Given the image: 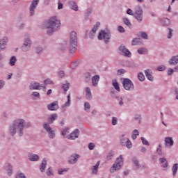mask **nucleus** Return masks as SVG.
I'll list each match as a JSON object with an SVG mask.
<instances>
[{
  "mask_svg": "<svg viewBox=\"0 0 178 178\" xmlns=\"http://www.w3.org/2000/svg\"><path fill=\"white\" fill-rule=\"evenodd\" d=\"M31 127V122L26 123V120L17 118L12 122L8 126V133L11 137H15L17 134L18 137L24 136V128Z\"/></svg>",
  "mask_w": 178,
  "mask_h": 178,
  "instance_id": "f257e3e1",
  "label": "nucleus"
},
{
  "mask_svg": "<svg viewBox=\"0 0 178 178\" xmlns=\"http://www.w3.org/2000/svg\"><path fill=\"white\" fill-rule=\"evenodd\" d=\"M45 28L47 29L48 35H52L53 33L60 29V21L56 17H51L45 23Z\"/></svg>",
  "mask_w": 178,
  "mask_h": 178,
  "instance_id": "f03ea898",
  "label": "nucleus"
},
{
  "mask_svg": "<svg viewBox=\"0 0 178 178\" xmlns=\"http://www.w3.org/2000/svg\"><path fill=\"white\" fill-rule=\"evenodd\" d=\"M69 49L70 54H74L77 49V33L75 31L70 34Z\"/></svg>",
  "mask_w": 178,
  "mask_h": 178,
  "instance_id": "7ed1b4c3",
  "label": "nucleus"
},
{
  "mask_svg": "<svg viewBox=\"0 0 178 178\" xmlns=\"http://www.w3.org/2000/svg\"><path fill=\"white\" fill-rule=\"evenodd\" d=\"M32 44H33V42L31 41V38H30V35L29 33H26L25 35L24 43L21 47L22 52H29V51L31 49Z\"/></svg>",
  "mask_w": 178,
  "mask_h": 178,
  "instance_id": "20e7f679",
  "label": "nucleus"
},
{
  "mask_svg": "<svg viewBox=\"0 0 178 178\" xmlns=\"http://www.w3.org/2000/svg\"><path fill=\"white\" fill-rule=\"evenodd\" d=\"M111 37H112V34L111 33V31L102 30L99 33L98 40H104L105 44H109Z\"/></svg>",
  "mask_w": 178,
  "mask_h": 178,
  "instance_id": "39448f33",
  "label": "nucleus"
},
{
  "mask_svg": "<svg viewBox=\"0 0 178 178\" xmlns=\"http://www.w3.org/2000/svg\"><path fill=\"white\" fill-rule=\"evenodd\" d=\"M43 129L47 133L49 138H50L51 140H54V138H55V130H54V128L51 127V125H49V124H48L47 122H44L43 124Z\"/></svg>",
  "mask_w": 178,
  "mask_h": 178,
  "instance_id": "423d86ee",
  "label": "nucleus"
},
{
  "mask_svg": "<svg viewBox=\"0 0 178 178\" xmlns=\"http://www.w3.org/2000/svg\"><path fill=\"white\" fill-rule=\"evenodd\" d=\"M122 165H123V156L120 155L117 158L115 163L113 165L111 172L113 173L115 170H120L122 169Z\"/></svg>",
  "mask_w": 178,
  "mask_h": 178,
  "instance_id": "0eeeda50",
  "label": "nucleus"
},
{
  "mask_svg": "<svg viewBox=\"0 0 178 178\" xmlns=\"http://www.w3.org/2000/svg\"><path fill=\"white\" fill-rule=\"evenodd\" d=\"M120 144L123 147H126L128 149H130L133 147V143L130 141L129 138L126 137V134H122L120 137Z\"/></svg>",
  "mask_w": 178,
  "mask_h": 178,
  "instance_id": "6e6552de",
  "label": "nucleus"
},
{
  "mask_svg": "<svg viewBox=\"0 0 178 178\" xmlns=\"http://www.w3.org/2000/svg\"><path fill=\"white\" fill-rule=\"evenodd\" d=\"M144 15V11L141 6H137L135 8V14L134 15L135 19L138 22V23H143V17Z\"/></svg>",
  "mask_w": 178,
  "mask_h": 178,
  "instance_id": "1a4fd4ad",
  "label": "nucleus"
},
{
  "mask_svg": "<svg viewBox=\"0 0 178 178\" xmlns=\"http://www.w3.org/2000/svg\"><path fill=\"white\" fill-rule=\"evenodd\" d=\"M122 86L124 90L127 91H131V90H134V83L131 80L124 78L122 81Z\"/></svg>",
  "mask_w": 178,
  "mask_h": 178,
  "instance_id": "9d476101",
  "label": "nucleus"
},
{
  "mask_svg": "<svg viewBox=\"0 0 178 178\" xmlns=\"http://www.w3.org/2000/svg\"><path fill=\"white\" fill-rule=\"evenodd\" d=\"M118 51L120 55L122 56H125L126 58H131V52L126 48V46L123 44H121L118 47Z\"/></svg>",
  "mask_w": 178,
  "mask_h": 178,
  "instance_id": "9b49d317",
  "label": "nucleus"
},
{
  "mask_svg": "<svg viewBox=\"0 0 178 178\" xmlns=\"http://www.w3.org/2000/svg\"><path fill=\"white\" fill-rule=\"evenodd\" d=\"M40 2V0H33L30 6H29V13L30 16H34L35 15V9L37 8V6H38V3Z\"/></svg>",
  "mask_w": 178,
  "mask_h": 178,
  "instance_id": "f8f14e48",
  "label": "nucleus"
},
{
  "mask_svg": "<svg viewBox=\"0 0 178 178\" xmlns=\"http://www.w3.org/2000/svg\"><path fill=\"white\" fill-rule=\"evenodd\" d=\"M79 159H80L79 154H72L69 158L68 163H70V165H76Z\"/></svg>",
  "mask_w": 178,
  "mask_h": 178,
  "instance_id": "ddd939ff",
  "label": "nucleus"
},
{
  "mask_svg": "<svg viewBox=\"0 0 178 178\" xmlns=\"http://www.w3.org/2000/svg\"><path fill=\"white\" fill-rule=\"evenodd\" d=\"M99 26H101V23L97 22L92 29L90 31L89 33V38L92 40L95 37V34H97V30L99 29Z\"/></svg>",
  "mask_w": 178,
  "mask_h": 178,
  "instance_id": "4468645a",
  "label": "nucleus"
},
{
  "mask_svg": "<svg viewBox=\"0 0 178 178\" xmlns=\"http://www.w3.org/2000/svg\"><path fill=\"white\" fill-rule=\"evenodd\" d=\"M6 39L0 40V61L3 60V55L1 51L6 48Z\"/></svg>",
  "mask_w": 178,
  "mask_h": 178,
  "instance_id": "2eb2a0df",
  "label": "nucleus"
},
{
  "mask_svg": "<svg viewBox=\"0 0 178 178\" xmlns=\"http://www.w3.org/2000/svg\"><path fill=\"white\" fill-rule=\"evenodd\" d=\"M67 102L61 107L62 112H66V108L70 106L72 104V98L70 97V94L67 96Z\"/></svg>",
  "mask_w": 178,
  "mask_h": 178,
  "instance_id": "dca6fc26",
  "label": "nucleus"
},
{
  "mask_svg": "<svg viewBox=\"0 0 178 178\" xmlns=\"http://www.w3.org/2000/svg\"><path fill=\"white\" fill-rule=\"evenodd\" d=\"M47 109L49 111H58V109H59V104H58V101H55L48 104Z\"/></svg>",
  "mask_w": 178,
  "mask_h": 178,
  "instance_id": "f3484780",
  "label": "nucleus"
},
{
  "mask_svg": "<svg viewBox=\"0 0 178 178\" xmlns=\"http://www.w3.org/2000/svg\"><path fill=\"white\" fill-rule=\"evenodd\" d=\"M79 136H80V131L75 129L70 134L67 138L68 140H76V138H79Z\"/></svg>",
  "mask_w": 178,
  "mask_h": 178,
  "instance_id": "a211bd4d",
  "label": "nucleus"
},
{
  "mask_svg": "<svg viewBox=\"0 0 178 178\" xmlns=\"http://www.w3.org/2000/svg\"><path fill=\"white\" fill-rule=\"evenodd\" d=\"M145 74L147 79V80H149V81H154V76L152 70L147 69L145 70Z\"/></svg>",
  "mask_w": 178,
  "mask_h": 178,
  "instance_id": "6ab92c4d",
  "label": "nucleus"
},
{
  "mask_svg": "<svg viewBox=\"0 0 178 178\" xmlns=\"http://www.w3.org/2000/svg\"><path fill=\"white\" fill-rule=\"evenodd\" d=\"M164 141L165 147H173L175 144V141H173V138L172 137H165Z\"/></svg>",
  "mask_w": 178,
  "mask_h": 178,
  "instance_id": "aec40b11",
  "label": "nucleus"
},
{
  "mask_svg": "<svg viewBox=\"0 0 178 178\" xmlns=\"http://www.w3.org/2000/svg\"><path fill=\"white\" fill-rule=\"evenodd\" d=\"M28 159L31 162H37V161H40V156H38V154L31 153L28 155Z\"/></svg>",
  "mask_w": 178,
  "mask_h": 178,
  "instance_id": "412c9836",
  "label": "nucleus"
},
{
  "mask_svg": "<svg viewBox=\"0 0 178 178\" xmlns=\"http://www.w3.org/2000/svg\"><path fill=\"white\" fill-rule=\"evenodd\" d=\"M111 95H112V97L115 98V99H117V101L118 102V105H120V106H123V105H124V103L123 102V99H124V97L116 96L115 95V92H111Z\"/></svg>",
  "mask_w": 178,
  "mask_h": 178,
  "instance_id": "4be33fe9",
  "label": "nucleus"
},
{
  "mask_svg": "<svg viewBox=\"0 0 178 178\" xmlns=\"http://www.w3.org/2000/svg\"><path fill=\"white\" fill-rule=\"evenodd\" d=\"M161 26L163 27H168L170 25V20L168 18H160L159 19Z\"/></svg>",
  "mask_w": 178,
  "mask_h": 178,
  "instance_id": "5701e85b",
  "label": "nucleus"
},
{
  "mask_svg": "<svg viewBox=\"0 0 178 178\" xmlns=\"http://www.w3.org/2000/svg\"><path fill=\"white\" fill-rule=\"evenodd\" d=\"M69 8L72 9V10H74V12L79 11V6L77 5V3L73 1H70L68 3Z\"/></svg>",
  "mask_w": 178,
  "mask_h": 178,
  "instance_id": "b1692460",
  "label": "nucleus"
},
{
  "mask_svg": "<svg viewBox=\"0 0 178 178\" xmlns=\"http://www.w3.org/2000/svg\"><path fill=\"white\" fill-rule=\"evenodd\" d=\"M56 119H58V114L53 113L50 115L47 118V122H49L48 124H52V123H54Z\"/></svg>",
  "mask_w": 178,
  "mask_h": 178,
  "instance_id": "393cba45",
  "label": "nucleus"
},
{
  "mask_svg": "<svg viewBox=\"0 0 178 178\" xmlns=\"http://www.w3.org/2000/svg\"><path fill=\"white\" fill-rule=\"evenodd\" d=\"M29 89H31V90H41V85L38 82H32L30 83Z\"/></svg>",
  "mask_w": 178,
  "mask_h": 178,
  "instance_id": "a878e982",
  "label": "nucleus"
},
{
  "mask_svg": "<svg viewBox=\"0 0 178 178\" xmlns=\"http://www.w3.org/2000/svg\"><path fill=\"white\" fill-rule=\"evenodd\" d=\"M91 80L93 87H98V83H99V75L93 76Z\"/></svg>",
  "mask_w": 178,
  "mask_h": 178,
  "instance_id": "bb28decb",
  "label": "nucleus"
},
{
  "mask_svg": "<svg viewBox=\"0 0 178 178\" xmlns=\"http://www.w3.org/2000/svg\"><path fill=\"white\" fill-rule=\"evenodd\" d=\"M86 98L88 100H91L92 98V93H91V88L90 87L86 88Z\"/></svg>",
  "mask_w": 178,
  "mask_h": 178,
  "instance_id": "cd10ccee",
  "label": "nucleus"
},
{
  "mask_svg": "<svg viewBox=\"0 0 178 178\" xmlns=\"http://www.w3.org/2000/svg\"><path fill=\"white\" fill-rule=\"evenodd\" d=\"M45 169H47V159H43L40 165V170L42 173H44V172H45Z\"/></svg>",
  "mask_w": 178,
  "mask_h": 178,
  "instance_id": "c85d7f7f",
  "label": "nucleus"
},
{
  "mask_svg": "<svg viewBox=\"0 0 178 178\" xmlns=\"http://www.w3.org/2000/svg\"><path fill=\"white\" fill-rule=\"evenodd\" d=\"M169 63L170 65H172L173 66H175V65H177V63H178V55L172 56L171 58V59H170Z\"/></svg>",
  "mask_w": 178,
  "mask_h": 178,
  "instance_id": "c756f323",
  "label": "nucleus"
},
{
  "mask_svg": "<svg viewBox=\"0 0 178 178\" xmlns=\"http://www.w3.org/2000/svg\"><path fill=\"white\" fill-rule=\"evenodd\" d=\"M99 161H97L95 165L92 168V175H98V168H99Z\"/></svg>",
  "mask_w": 178,
  "mask_h": 178,
  "instance_id": "7c9ffc66",
  "label": "nucleus"
},
{
  "mask_svg": "<svg viewBox=\"0 0 178 178\" xmlns=\"http://www.w3.org/2000/svg\"><path fill=\"white\" fill-rule=\"evenodd\" d=\"M17 62V58L16 56H13L9 60L10 66H16V63Z\"/></svg>",
  "mask_w": 178,
  "mask_h": 178,
  "instance_id": "2f4dec72",
  "label": "nucleus"
},
{
  "mask_svg": "<svg viewBox=\"0 0 178 178\" xmlns=\"http://www.w3.org/2000/svg\"><path fill=\"white\" fill-rule=\"evenodd\" d=\"M91 73L90 72H88V73H86L84 74V81L85 83H90V82L91 81Z\"/></svg>",
  "mask_w": 178,
  "mask_h": 178,
  "instance_id": "473e14b6",
  "label": "nucleus"
},
{
  "mask_svg": "<svg viewBox=\"0 0 178 178\" xmlns=\"http://www.w3.org/2000/svg\"><path fill=\"white\" fill-rule=\"evenodd\" d=\"M160 164L161 165L162 168H168V161L165 158H160L159 159Z\"/></svg>",
  "mask_w": 178,
  "mask_h": 178,
  "instance_id": "72a5a7b5",
  "label": "nucleus"
},
{
  "mask_svg": "<svg viewBox=\"0 0 178 178\" xmlns=\"http://www.w3.org/2000/svg\"><path fill=\"white\" fill-rule=\"evenodd\" d=\"M132 45H140L142 44L141 38H135L132 40Z\"/></svg>",
  "mask_w": 178,
  "mask_h": 178,
  "instance_id": "f704fd0d",
  "label": "nucleus"
},
{
  "mask_svg": "<svg viewBox=\"0 0 178 178\" xmlns=\"http://www.w3.org/2000/svg\"><path fill=\"white\" fill-rule=\"evenodd\" d=\"M122 22L124 23V24H125V26H127V27H129V29L131 28V22H130V19H129L127 17H124L122 18Z\"/></svg>",
  "mask_w": 178,
  "mask_h": 178,
  "instance_id": "c9c22d12",
  "label": "nucleus"
},
{
  "mask_svg": "<svg viewBox=\"0 0 178 178\" xmlns=\"http://www.w3.org/2000/svg\"><path fill=\"white\" fill-rule=\"evenodd\" d=\"M7 175L8 176H12L13 173V167H12V165L8 164V167L6 168Z\"/></svg>",
  "mask_w": 178,
  "mask_h": 178,
  "instance_id": "e433bc0d",
  "label": "nucleus"
},
{
  "mask_svg": "<svg viewBox=\"0 0 178 178\" xmlns=\"http://www.w3.org/2000/svg\"><path fill=\"white\" fill-rule=\"evenodd\" d=\"M132 162L133 163H134L136 170L140 169V163L138 162V159L137 158L133 157Z\"/></svg>",
  "mask_w": 178,
  "mask_h": 178,
  "instance_id": "4c0bfd02",
  "label": "nucleus"
},
{
  "mask_svg": "<svg viewBox=\"0 0 178 178\" xmlns=\"http://www.w3.org/2000/svg\"><path fill=\"white\" fill-rule=\"evenodd\" d=\"M177 170H178V164L175 163L173 166L172 167V175L176 176L177 175Z\"/></svg>",
  "mask_w": 178,
  "mask_h": 178,
  "instance_id": "58836bf2",
  "label": "nucleus"
},
{
  "mask_svg": "<svg viewBox=\"0 0 178 178\" xmlns=\"http://www.w3.org/2000/svg\"><path fill=\"white\" fill-rule=\"evenodd\" d=\"M113 86L114 88L118 91V92H120V87H119V83L116 80L113 81Z\"/></svg>",
  "mask_w": 178,
  "mask_h": 178,
  "instance_id": "ea45409f",
  "label": "nucleus"
},
{
  "mask_svg": "<svg viewBox=\"0 0 178 178\" xmlns=\"http://www.w3.org/2000/svg\"><path fill=\"white\" fill-rule=\"evenodd\" d=\"M138 37H141L143 40H148V35L145 32H138Z\"/></svg>",
  "mask_w": 178,
  "mask_h": 178,
  "instance_id": "a19ab883",
  "label": "nucleus"
},
{
  "mask_svg": "<svg viewBox=\"0 0 178 178\" xmlns=\"http://www.w3.org/2000/svg\"><path fill=\"white\" fill-rule=\"evenodd\" d=\"M70 88V83L69 82H65V83H63L62 88L65 91V92L69 90Z\"/></svg>",
  "mask_w": 178,
  "mask_h": 178,
  "instance_id": "79ce46f5",
  "label": "nucleus"
},
{
  "mask_svg": "<svg viewBox=\"0 0 178 178\" xmlns=\"http://www.w3.org/2000/svg\"><path fill=\"white\" fill-rule=\"evenodd\" d=\"M167 29L168 30L167 38L168 40H170L172 39V37H173V29H172L171 28H168Z\"/></svg>",
  "mask_w": 178,
  "mask_h": 178,
  "instance_id": "37998d69",
  "label": "nucleus"
},
{
  "mask_svg": "<svg viewBox=\"0 0 178 178\" xmlns=\"http://www.w3.org/2000/svg\"><path fill=\"white\" fill-rule=\"evenodd\" d=\"M134 119H135V120H136V122H138V123L139 124H140V123H141V119H142L141 115H140V114H136V115H135Z\"/></svg>",
  "mask_w": 178,
  "mask_h": 178,
  "instance_id": "c03bdc74",
  "label": "nucleus"
},
{
  "mask_svg": "<svg viewBox=\"0 0 178 178\" xmlns=\"http://www.w3.org/2000/svg\"><path fill=\"white\" fill-rule=\"evenodd\" d=\"M138 79L140 81H144V80H145V76H144V74H143V72H140L138 74Z\"/></svg>",
  "mask_w": 178,
  "mask_h": 178,
  "instance_id": "a18cd8bd",
  "label": "nucleus"
},
{
  "mask_svg": "<svg viewBox=\"0 0 178 178\" xmlns=\"http://www.w3.org/2000/svg\"><path fill=\"white\" fill-rule=\"evenodd\" d=\"M115 155V152L113 151H110L109 153L107 155L106 160L107 161H111L112 159V156Z\"/></svg>",
  "mask_w": 178,
  "mask_h": 178,
  "instance_id": "49530a36",
  "label": "nucleus"
},
{
  "mask_svg": "<svg viewBox=\"0 0 178 178\" xmlns=\"http://www.w3.org/2000/svg\"><path fill=\"white\" fill-rule=\"evenodd\" d=\"M77 66H79V61H75L71 64L70 67L72 70H74Z\"/></svg>",
  "mask_w": 178,
  "mask_h": 178,
  "instance_id": "de8ad7c7",
  "label": "nucleus"
},
{
  "mask_svg": "<svg viewBox=\"0 0 178 178\" xmlns=\"http://www.w3.org/2000/svg\"><path fill=\"white\" fill-rule=\"evenodd\" d=\"M43 51H44V49L42 48V47H37L35 48V52L38 54H42Z\"/></svg>",
  "mask_w": 178,
  "mask_h": 178,
  "instance_id": "09e8293b",
  "label": "nucleus"
},
{
  "mask_svg": "<svg viewBox=\"0 0 178 178\" xmlns=\"http://www.w3.org/2000/svg\"><path fill=\"white\" fill-rule=\"evenodd\" d=\"M90 108H91V105H90V103L88 102L84 103V111L87 112V111H90Z\"/></svg>",
  "mask_w": 178,
  "mask_h": 178,
  "instance_id": "8fccbe9b",
  "label": "nucleus"
},
{
  "mask_svg": "<svg viewBox=\"0 0 178 178\" xmlns=\"http://www.w3.org/2000/svg\"><path fill=\"white\" fill-rule=\"evenodd\" d=\"M145 52H147V49L140 48L138 49V54H139V55H144Z\"/></svg>",
  "mask_w": 178,
  "mask_h": 178,
  "instance_id": "3c124183",
  "label": "nucleus"
},
{
  "mask_svg": "<svg viewBox=\"0 0 178 178\" xmlns=\"http://www.w3.org/2000/svg\"><path fill=\"white\" fill-rule=\"evenodd\" d=\"M15 178H27L23 172H17Z\"/></svg>",
  "mask_w": 178,
  "mask_h": 178,
  "instance_id": "603ef678",
  "label": "nucleus"
},
{
  "mask_svg": "<svg viewBox=\"0 0 178 178\" xmlns=\"http://www.w3.org/2000/svg\"><path fill=\"white\" fill-rule=\"evenodd\" d=\"M92 13V8H88L85 13L86 17H88Z\"/></svg>",
  "mask_w": 178,
  "mask_h": 178,
  "instance_id": "864d4df0",
  "label": "nucleus"
},
{
  "mask_svg": "<svg viewBox=\"0 0 178 178\" xmlns=\"http://www.w3.org/2000/svg\"><path fill=\"white\" fill-rule=\"evenodd\" d=\"M46 174L47 176H54V172L52 171V168L51 167L47 169Z\"/></svg>",
  "mask_w": 178,
  "mask_h": 178,
  "instance_id": "5fc2aeb1",
  "label": "nucleus"
},
{
  "mask_svg": "<svg viewBox=\"0 0 178 178\" xmlns=\"http://www.w3.org/2000/svg\"><path fill=\"white\" fill-rule=\"evenodd\" d=\"M124 73H126V70H124V69H120L117 70L118 76H122V74H124Z\"/></svg>",
  "mask_w": 178,
  "mask_h": 178,
  "instance_id": "6e6d98bb",
  "label": "nucleus"
},
{
  "mask_svg": "<svg viewBox=\"0 0 178 178\" xmlns=\"http://www.w3.org/2000/svg\"><path fill=\"white\" fill-rule=\"evenodd\" d=\"M141 140H142L143 145H147L148 147H149V142H148V140H147V139H145L144 137H142Z\"/></svg>",
  "mask_w": 178,
  "mask_h": 178,
  "instance_id": "4d7b16f0",
  "label": "nucleus"
},
{
  "mask_svg": "<svg viewBox=\"0 0 178 178\" xmlns=\"http://www.w3.org/2000/svg\"><path fill=\"white\" fill-rule=\"evenodd\" d=\"M111 123L113 126H116V124H118V118L113 117L111 120Z\"/></svg>",
  "mask_w": 178,
  "mask_h": 178,
  "instance_id": "13d9d810",
  "label": "nucleus"
},
{
  "mask_svg": "<svg viewBox=\"0 0 178 178\" xmlns=\"http://www.w3.org/2000/svg\"><path fill=\"white\" fill-rule=\"evenodd\" d=\"M32 97H35V98H41L40 92H33L31 94Z\"/></svg>",
  "mask_w": 178,
  "mask_h": 178,
  "instance_id": "bf43d9fd",
  "label": "nucleus"
},
{
  "mask_svg": "<svg viewBox=\"0 0 178 178\" xmlns=\"http://www.w3.org/2000/svg\"><path fill=\"white\" fill-rule=\"evenodd\" d=\"M69 134V129L68 128H65L62 131H61V134L62 136H63L64 137Z\"/></svg>",
  "mask_w": 178,
  "mask_h": 178,
  "instance_id": "052dcab7",
  "label": "nucleus"
},
{
  "mask_svg": "<svg viewBox=\"0 0 178 178\" xmlns=\"http://www.w3.org/2000/svg\"><path fill=\"white\" fill-rule=\"evenodd\" d=\"M88 148L90 151H92V149H94V148H95V143H90L88 144Z\"/></svg>",
  "mask_w": 178,
  "mask_h": 178,
  "instance_id": "680f3d73",
  "label": "nucleus"
},
{
  "mask_svg": "<svg viewBox=\"0 0 178 178\" xmlns=\"http://www.w3.org/2000/svg\"><path fill=\"white\" fill-rule=\"evenodd\" d=\"M44 84L46 86H48V84L52 85V84H54V81H52V80H51V79H46V80H44Z\"/></svg>",
  "mask_w": 178,
  "mask_h": 178,
  "instance_id": "e2e57ef3",
  "label": "nucleus"
},
{
  "mask_svg": "<svg viewBox=\"0 0 178 178\" xmlns=\"http://www.w3.org/2000/svg\"><path fill=\"white\" fill-rule=\"evenodd\" d=\"M118 31L119 33H126V29L122 26H118Z\"/></svg>",
  "mask_w": 178,
  "mask_h": 178,
  "instance_id": "0e129e2a",
  "label": "nucleus"
},
{
  "mask_svg": "<svg viewBox=\"0 0 178 178\" xmlns=\"http://www.w3.org/2000/svg\"><path fill=\"white\" fill-rule=\"evenodd\" d=\"M156 153H157L158 155H159L160 156H162V155H163V152H162V149H161V148H157V149H156Z\"/></svg>",
  "mask_w": 178,
  "mask_h": 178,
  "instance_id": "69168bd1",
  "label": "nucleus"
},
{
  "mask_svg": "<svg viewBox=\"0 0 178 178\" xmlns=\"http://www.w3.org/2000/svg\"><path fill=\"white\" fill-rule=\"evenodd\" d=\"M165 65H160L157 67V70L159 72H163V70H165Z\"/></svg>",
  "mask_w": 178,
  "mask_h": 178,
  "instance_id": "338daca9",
  "label": "nucleus"
},
{
  "mask_svg": "<svg viewBox=\"0 0 178 178\" xmlns=\"http://www.w3.org/2000/svg\"><path fill=\"white\" fill-rule=\"evenodd\" d=\"M58 77H65V71H60L58 74Z\"/></svg>",
  "mask_w": 178,
  "mask_h": 178,
  "instance_id": "774afa93",
  "label": "nucleus"
}]
</instances>
